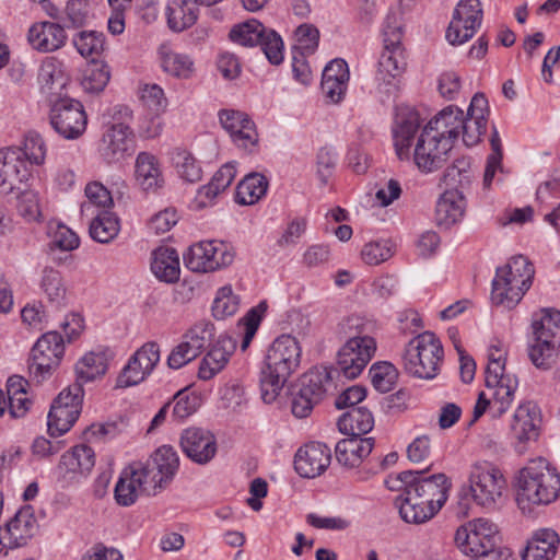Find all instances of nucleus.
<instances>
[{
    "instance_id": "f257e3e1",
    "label": "nucleus",
    "mask_w": 560,
    "mask_h": 560,
    "mask_svg": "<svg viewBox=\"0 0 560 560\" xmlns=\"http://www.w3.org/2000/svg\"><path fill=\"white\" fill-rule=\"evenodd\" d=\"M402 493L396 499L401 518L410 524L431 520L447 500L451 482L444 474L425 476L421 470H406L398 475Z\"/></svg>"
},
{
    "instance_id": "f03ea898",
    "label": "nucleus",
    "mask_w": 560,
    "mask_h": 560,
    "mask_svg": "<svg viewBox=\"0 0 560 560\" xmlns=\"http://www.w3.org/2000/svg\"><path fill=\"white\" fill-rule=\"evenodd\" d=\"M300 361L301 347L294 337L282 335L271 343L260 374L261 398L266 404L277 399Z\"/></svg>"
},
{
    "instance_id": "7ed1b4c3",
    "label": "nucleus",
    "mask_w": 560,
    "mask_h": 560,
    "mask_svg": "<svg viewBox=\"0 0 560 560\" xmlns=\"http://www.w3.org/2000/svg\"><path fill=\"white\" fill-rule=\"evenodd\" d=\"M560 495V475L545 458L530 460L520 471L517 504L523 511L548 505Z\"/></svg>"
},
{
    "instance_id": "20e7f679",
    "label": "nucleus",
    "mask_w": 560,
    "mask_h": 560,
    "mask_svg": "<svg viewBox=\"0 0 560 560\" xmlns=\"http://www.w3.org/2000/svg\"><path fill=\"white\" fill-rule=\"evenodd\" d=\"M454 539L462 552L472 557L471 560H510L512 556L510 549L497 547L499 528L489 518H475L459 526Z\"/></svg>"
},
{
    "instance_id": "39448f33",
    "label": "nucleus",
    "mask_w": 560,
    "mask_h": 560,
    "mask_svg": "<svg viewBox=\"0 0 560 560\" xmlns=\"http://www.w3.org/2000/svg\"><path fill=\"white\" fill-rule=\"evenodd\" d=\"M534 275V266L525 256L512 257L506 265L497 268L492 280V303L508 310L514 308L529 290Z\"/></svg>"
},
{
    "instance_id": "423d86ee",
    "label": "nucleus",
    "mask_w": 560,
    "mask_h": 560,
    "mask_svg": "<svg viewBox=\"0 0 560 560\" xmlns=\"http://www.w3.org/2000/svg\"><path fill=\"white\" fill-rule=\"evenodd\" d=\"M341 329L348 335L347 341L337 352V368L339 376L348 380L357 378L376 351V341L364 334V326L358 317H349L341 324Z\"/></svg>"
},
{
    "instance_id": "0eeeda50",
    "label": "nucleus",
    "mask_w": 560,
    "mask_h": 560,
    "mask_svg": "<svg viewBox=\"0 0 560 560\" xmlns=\"http://www.w3.org/2000/svg\"><path fill=\"white\" fill-rule=\"evenodd\" d=\"M46 156L44 142H21L0 150V190L10 194L26 180L28 164L39 165Z\"/></svg>"
},
{
    "instance_id": "6e6552de",
    "label": "nucleus",
    "mask_w": 560,
    "mask_h": 560,
    "mask_svg": "<svg viewBox=\"0 0 560 560\" xmlns=\"http://www.w3.org/2000/svg\"><path fill=\"white\" fill-rule=\"evenodd\" d=\"M178 465L176 452L171 446L164 445L158 448L145 463H132L129 467L142 494L155 495L173 479Z\"/></svg>"
},
{
    "instance_id": "1a4fd4ad",
    "label": "nucleus",
    "mask_w": 560,
    "mask_h": 560,
    "mask_svg": "<svg viewBox=\"0 0 560 560\" xmlns=\"http://www.w3.org/2000/svg\"><path fill=\"white\" fill-rule=\"evenodd\" d=\"M443 358V348L433 332L424 331L412 338L401 354L406 373L424 380L436 376Z\"/></svg>"
},
{
    "instance_id": "9d476101",
    "label": "nucleus",
    "mask_w": 560,
    "mask_h": 560,
    "mask_svg": "<svg viewBox=\"0 0 560 560\" xmlns=\"http://www.w3.org/2000/svg\"><path fill=\"white\" fill-rule=\"evenodd\" d=\"M401 14L389 12L383 27V51L380 56L376 79L385 84L399 77L406 69L405 49L402 39Z\"/></svg>"
},
{
    "instance_id": "9b49d317",
    "label": "nucleus",
    "mask_w": 560,
    "mask_h": 560,
    "mask_svg": "<svg viewBox=\"0 0 560 560\" xmlns=\"http://www.w3.org/2000/svg\"><path fill=\"white\" fill-rule=\"evenodd\" d=\"M506 351L501 345H492L488 350L486 387L494 398L499 411H506L518 386L517 378L505 373Z\"/></svg>"
},
{
    "instance_id": "f8f14e48",
    "label": "nucleus",
    "mask_w": 560,
    "mask_h": 560,
    "mask_svg": "<svg viewBox=\"0 0 560 560\" xmlns=\"http://www.w3.org/2000/svg\"><path fill=\"white\" fill-rule=\"evenodd\" d=\"M469 492L480 506L492 508L502 497L506 481L501 470L487 460L475 462L468 472Z\"/></svg>"
},
{
    "instance_id": "ddd939ff",
    "label": "nucleus",
    "mask_w": 560,
    "mask_h": 560,
    "mask_svg": "<svg viewBox=\"0 0 560 560\" xmlns=\"http://www.w3.org/2000/svg\"><path fill=\"white\" fill-rule=\"evenodd\" d=\"M229 36L233 43L241 46L253 47L259 45L272 65H279L283 60L281 37L273 30H267L258 20L250 19L234 25Z\"/></svg>"
},
{
    "instance_id": "4468645a",
    "label": "nucleus",
    "mask_w": 560,
    "mask_h": 560,
    "mask_svg": "<svg viewBox=\"0 0 560 560\" xmlns=\"http://www.w3.org/2000/svg\"><path fill=\"white\" fill-rule=\"evenodd\" d=\"M235 253L220 241H201L191 245L184 255V262L194 272H211L230 266Z\"/></svg>"
},
{
    "instance_id": "2eb2a0df",
    "label": "nucleus",
    "mask_w": 560,
    "mask_h": 560,
    "mask_svg": "<svg viewBox=\"0 0 560 560\" xmlns=\"http://www.w3.org/2000/svg\"><path fill=\"white\" fill-rule=\"evenodd\" d=\"M63 339L57 331L44 334L32 349L31 374L38 381L45 380L63 357Z\"/></svg>"
},
{
    "instance_id": "dca6fc26",
    "label": "nucleus",
    "mask_w": 560,
    "mask_h": 560,
    "mask_svg": "<svg viewBox=\"0 0 560 560\" xmlns=\"http://www.w3.org/2000/svg\"><path fill=\"white\" fill-rule=\"evenodd\" d=\"M50 122L59 136L66 139H75L84 132L88 118L83 105L79 101L60 98L52 105Z\"/></svg>"
},
{
    "instance_id": "f3484780",
    "label": "nucleus",
    "mask_w": 560,
    "mask_h": 560,
    "mask_svg": "<svg viewBox=\"0 0 560 560\" xmlns=\"http://www.w3.org/2000/svg\"><path fill=\"white\" fill-rule=\"evenodd\" d=\"M160 361V347L156 342H147L128 360L117 378L118 387H130L143 382Z\"/></svg>"
},
{
    "instance_id": "a211bd4d",
    "label": "nucleus",
    "mask_w": 560,
    "mask_h": 560,
    "mask_svg": "<svg viewBox=\"0 0 560 560\" xmlns=\"http://www.w3.org/2000/svg\"><path fill=\"white\" fill-rule=\"evenodd\" d=\"M38 523L31 505L21 508L4 526L0 527V544L7 548H18L36 534Z\"/></svg>"
},
{
    "instance_id": "6ab92c4d",
    "label": "nucleus",
    "mask_w": 560,
    "mask_h": 560,
    "mask_svg": "<svg viewBox=\"0 0 560 560\" xmlns=\"http://www.w3.org/2000/svg\"><path fill=\"white\" fill-rule=\"evenodd\" d=\"M180 447L189 459L199 465L211 462L218 452L215 436L209 430L196 427L183 431Z\"/></svg>"
},
{
    "instance_id": "aec40b11",
    "label": "nucleus",
    "mask_w": 560,
    "mask_h": 560,
    "mask_svg": "<svg viewBox=\"0 0 560 560\" xmlns=\"http://www.w3.org/2000/svg\"><path fill=\"white\" fill-rule=\"evenodd\" d=\"M331 451L320 442H312L295 454L294 468L303 478L320 476L330 465Z\"/></svg>"
},
{
    "instance_id": "412c9836",
    "label": "nucleus",
    "mask_w": 560,
    "mask_h": 560,
    "mask_svg": "<svg viewBox=\"0 0 560 560\" xmlns=\"http://www.w3.org/2000/svg\"><path fill=\"white\" fill-rule=\"evenodd\" d=\"M95 465L94 451L85 445H77L61 456L58 465L59 474L66 481L77 480L88 475Z\"/></svg>"
},
{
    "instance_id": "4be33fe9",
    "label": "nucleus",
    "mask_w": 560,
    "mask_h": 560,
    "mask_svg": "<svg viewBox=\"0 0 560 560\" xmlns=\"http://www.w3.org/2000/svg\"><path fill=\"white\" fill-rule=\"evenodd\" d=\"M489 114L488 101L481 93H476L469 104L467 114L463 113L460 138L465 140H481L487 136V116Z\"/></svg>"
},
{
    "instance_id": "5701e85b",
    "label": "nucleus",
    "mask_w": 560,
    "mask_h": 560,
    "mask_svg": "<svg viewBox=\"0 0 560 560\" xmlns=\"http://www.w3.org/2000/svg\"><path fill=\"white\" fill-rule=\"evenodd\" d=\"M336 377L339 375L334 368L315 366L302 376L300 389L319 402L337 389Z\"/></svg>"
},
{
    "instance_id": "b1692460",
    "label": "nucleus",
    "mask_w": 560,
    "mask_h": 560,
    "mask_svg": "<svg viewBox=\"0 0 560 560\" xmlns=\"http://www.w3.org/2000/svg\"><path fill=\"white\" fill-rule=\"evenodd\" d=\"M27 39L34 49L42 52H50L65 45L67 35L60 24L40 22L31 26Z\"/></svg>"
},
{
    "instance_id": "393cba45",
    "label": "nucleus",
    "mask_w": 560,
    "mask_h": 560,
    "mask_svg": "<svg viewBox=\"0 0 560 560\" xmlns=\"http://www.w3.org/2000/svg\"><path fill=\"white\" fill-rule=\"evenodd\" d=\"M373 447V438L349 436L336 444V459L346 468H357L371 454Z\"/></svg>"
},
{
    "instance_id": "a878e982",
    "label": "nucleus",
    "mask_w": 560,
    "mask_h": 560,
    "mask_svg": "<svg viewBox=\"0 0 560 560\" xmlns=\"http://www.w3.org/2000/svg\"><path fill=\"white\" fill-rule=\"evenodd\" d=\"M466 200L459 189H446L438 199L435 221L438 225L450 228L464 218Z\"/></svg>"
},
{
    "instance_id": "bb28decb",
    "label": "nucleus",
    "mask_w": 560,
    "mask_h": 560,
    "mask_svg": "<svg viewBox=\"0 0 560 560\" xmlns=\"http://www.w3.org/2000/svg\"><path fill=\"white\" fill-rule=\"evenodd\" d=\"M452 148V142H417L413 161L422 172H433L448 160Z\"/></svg>"
},
{
    "instance_id": "cd10ccee",
    "label": "nucleus",
    "mask_w": 560,
    "mask_h": 560,
    "mask_svg": "<svg viewBox=\"0 0 560 560\" xmlns=\"http://www.w3.org/2000/svg\"><path fill=\"white\" fill-rule=\"evenodd\" d=\"M135 167L136 180L143 190L156 191L164 186L161 164L152 153L140 152Z\"/></svg>"
},
{
    "instance_id": "c85d7f7f",
    "label": "nucleus",
    "mask_w": 560,
    "mask_h": 560,
    "mask_svg": "<svg viewBox=\"0 0 560 560\" xmlns=\"http://www.w3.org/2000/svg\"><path fill=\"white\" fill-rule=\"evenodd\" d=\"M540 422L538 407L532 402L522 404L515 410L511 430L521 442L535 440L538 436Z\"/></svg>"
},
{
    "instance_id": "c756f323",
    "label": "nucleus",
    "mask_w": 560,
    "mask_h": 560,
    "mask_svg": "<svg viewBox=\"0 0 560 560\" xmlns=\"http://www.w3.org/2000/svg\"><path fill=\"white\" fill-rule=\"evenodd\" d=\"M199 10L194 0H170L166 7L167 25L174 32L191 27L198 19Z\"/></svg>"
},
{
    "instance_id": "7c9ffc66",
    "label": "nucleus",
    "mask_w": 560,
    "mask_h": 560,
    "mask_svg": "<svg viewBox=\"0 0 560 560\" xmlns=\"http://www.w3.org/2000/svg\"><path fill=\"white\" fill-rule=\"evenodd\" d=\"M151 270L154 276L164 282H175L179 278V257L171 247H159L152 253Z\"/></svg>"
},
{
    "instance_id": "2f4dec72",
    "label": "nucleus",
    "mask_w": 560,
    "mask_h": 560,
    "mask_svg": "<svg viewBox=\"0 0 560 560\" xmlns=\"http://www.w3.org/2000/svg\"><path fill=\"white\" fill-rule=\"evenodd\" d=\"M533 339L560 345V312L544 308L533 315Z\"/></svg>"
},
{
    "instance_id": "473e14b6",
    "label": "nucleus",
    "mask_w": 560,
    "mask_h": 560,
    "mask_svg": "<svg viewBox=\"0 0 560 560\" xmlns=\"http://www.w3.org/2000/svg\"><path fill=\"white\" fill-rule=\"evenodd\" d=\"M420 116L416 108L409 105L396 106L392 127L395 140H415L420 137Z\"/></svg>"
},
{
    "instance_id": "72a5a7b5",
    "label": "nucleus",
    "mask_w": 560,
    "mask_h": 560,
    "mask_svg": "<svg viewBox=\"0 0 560 560\" xmlns=\"http://www.w3.org/2000/svg\"><path fill=\"white\" fill-rule=\"evenodd\" d=\"M559 537L552 529L538 530L528 541L523 560H551L558 549Z\"/></svg>"
},
{
    "instance_id": "f704fd0d",
    "label": "nucleus",
    "mask_w": 560,
    "mask_h": 560,
    "mask_svg": "<svg viewBox=\"0 0 560 560\" xmlns=\"http://www.w3.org/2000/svg\"><path fill=\"white\" fill-rule=\"evenodd\" d=\"M222 127L231 137H237L240 140H257L258 132L250 118L238 110H221L219 114Z\"/></svg>"
},
{
    "instance_id": "c9c22d12",
    "label": "nucleus",
    "mask_w": 560,
    "mask_h": 560,
    "mask_svg": "<svg viewBox=\"0 0 560 560\" xmlns=\"http://www.w3.org/2000/svg\"><path fill=\"white\" fill-rule=\"evenodd\" d=\"M89 220L91 237L102 244L112 242L120 231L119 219L109 210H100Z\"/></svg>"
},
{
    "instance_id": "e433bc0d",
    "label": "nucleus",
    "mask_w": 560,
    "mask_h": 560,
    "mask_svg": "<svg viewBox=\"0 0 560 560\" xmlns=\"http://www.w3.org/2000/svg\"><path fill=\"white\" fill-rule=\"evenodd\" d=\"M374 427V418L370 410L363 407L351 408L338 420V428L343 434L359 436L369 433Z\"/></svg>"
},
{
    "instance_id": "4c0bfd02",
    "label": "nucleus",
    "mask_w": 560,
    "mask_h": 560,
    "mask_svg": "<svg viewBox=\"0 0 560 560\" xmlns=\"http://www.w3.org/2000/svg\"><path fill=\"white\" fill-rule=\"evenodd\" d=\"M232 351L221 340L213 345L199 363L198 378L210 381L229 363Z\"/></svg>"
},
{
    "instance_id": "58836bf2",
    "label": "nucleus",
    "mask_w": 560,
    "mask_h": 560,
    "mask_svg": "<svg viewBox=\"0 0 560 560\" xmlns=\"http://www.w3.org/2000/svg\"><path fill=\"white\" fill-rule=\"evenodd\" d=\"M84 194L86 200L81 203V215L92 218L100 210H109L114 201L109 190L98 182L89 183L85 186Z\"/></svg>"
},
{
    "instance_id": "ea45409f",
    "label": "nucleus",
    "mask_w": 560,
    "mask_h": 560,
    "mask_svg": "<svg viewBox=\"0 0 560 560\" xmlns=\"http://www.w3.org/2000/svg\"><path fill=\"white\" fill-rule=\"evenodd\" d=\"M269 180L259 173H250L237 185L236 201L240 205L252 206L266 196Z\"/></svg>"
},
{
    "instance_id": "a19ab883",
    "label": "nucleus",
    "mask_w": 560,
    "mask_h": 560,
    "mask_svg": "<svg viewBox=\"0 0 560 560\" xmlns=\"http://www.w3.org/2000/svg\"><path fill=\"white\" fill-rule=\"evenodd\" d=\"M172 165L178 177L188 184H196L201 180L203 172L199 161L186 149H176L172 153Z\"/></svg>"
},
{
    "instance_id": "79ce46f5",
    "label": "nucleus",
    "mask_w": 560,
    "mask_h": 560,
    "mask_svg": "<svg viewBox=\"0 0 560 560\" xmlns=\"http://www.w3.org/2000/svg\"><path fill=\"white\" fill-rule=\"evenodd\" d=\"M40 289L50 304L57 307L63 305L67 296V287L59 270L46 267L42 273Z\"/></svg>"
},
{
    "instance_id": "37998d69",
    "label": "nucleus",
    "mask_w": 560,
    "mask_h": 560,
    "mask_svg": "<svg viewBox=\"0 0 560 560\" xmlns=\"http://www.w3.org/2000/svg\"><path fill=\"white\" fill-rule=\"evenodd\" d=\"M79 415L80 411L73 409V406H70V409H68L63 406L52 402L47 421L49 434L51 436H60L68 432L78 420Z\"/></svg>"
},
{
    "instance_id": "c03bdc74",
    "label": "nucleus",
    "mask_w": 560,
    "mask_h": 560,
    "mask_svg": "<svg viewBox=\"0 0 560 560\" xmlns=\"http://www.w3.org/2000/svg\"><path fill=\"white\" fill-rule=\"evenodd\" d=\"M107 358L104 352L91 351L84 354L75 364L78 382H90L105 374Z\"/></svg>"
},
{
    "instance_id": "a18cd8bd",
    "label": "nucleus",
    "mask_w": 560,
    "mask_h": 560,
    "mask_svg": "<svg viewBox=\"0 0 560 560\" xmlns=\"http://www.w3.org/2000/svg\"><path fill=\"white\" fill-rule=\"evenodd\" d=\"M16 211L26 222L43 221V203L40 196L33 189H25L16 197Z\"/></svg>"
},
{
    "instance_id": "49530a36",
    "label": "nucleus",
    "mask_w": 560,
    "mask_h": 560,
    "mask_svg": "<svg viewBox=\"0 0 560 560\" xmlns=\"http://www.w3.org/2000/svg\"><path fill=\"white\" fill-rule=\"evenodd\" d=\"M240 307V298L234 294L231 285H224L217 291L212 303V315L217 319H225L236 314Z\"/></svg>"
},
{
    "instance_id": "de8ad7c7",
    "label": "nucleus",
    "mask_w": 560,
    "mask_h": 560,
    "mask_svg": "<svg viewBox=\"0 0 560 560\" xmlns=\"http://www.w3.org/2000/svg\"><path fill=\"white\" fill-rule=\"evenodd\" d=\"M480 25V23L474 20L453 14L452 21L446 30V39L451 45H462L472 38Z\"/></svg>"
},
{
    "instance_id": "09e8293b",
    "label": "nucleus",
    "mask_w": 560,
    "mask_h": 560,
    "mask_svg": "<svg viewBox=\"0 0 560 560\" xmlns=\"http://www.w3.org/2000/svg\"><path fill=\"white\" fill-rule=\"evenodd\" d=\"M560 345L547 340L532 339L528 355L533 364L542 370H548L553 364Z\"/></svg>"
},
{
    "instance_id": "8fccbe9b",
    "label": "nucleus",
    "mask_w": 560,
    "mask_h": 560,
    "mask_svg": "<svg viewBox=\"0 0 560 560\" xmlns=\"http://www.w3.org/2000/svg\"><path fill=\"white\" fill-rule=\"evenodd\" d=\"M142 494L140 488L137 487L136 478L128 466L125 468L115 487V499L121 506L132 505L137 498Z\"/></svg>"
},
{
    "instance_id": "3c124183",
    "label": "nucleus",
    "mask_w": 560,
    "mask_h": 560,
    "mask_svg": "<svg viewBox=\"0 0 560 560\" xmlns=\"http://www.w3.org/2000/svg\"><path fill=\"white\" fill-rule=\"evenodd\" d=\"M474 173L467 161H456L448 166L443 175V182L448 189H459L462 192L468 188L472 182Z\"/></svg>"
},
{
    "instance_id": "603ef678",
    "label": "nucleus",
    "mask_w": 560,
    "mask_h": 560,
    "mask_svg": "<svg viewBox=\"0 0 560 560\" xmlns=\"http://www.w3.org/2000/svg\"><path fill=\"white\" fill-rule=\"evenodd\" d=\"M118 117L114 116L112 121L106 125L104 138L108 140H127L130 137H135L133 131L130 127L132 120V112L122 106L117 110Z\"/></svg>"
},
{
    "instance_id": "864d4df0",
    "label": "nucleus",
    "mask_w": 560,
    "mask_h": 560,
    "mask_svg": "<svg viewBox=\"0 0 560 560\" xmlns=\"http://www.w3.org/2000/svg\"><path fill=\"white\" fill-rule=\"evenodd\" d=\"M395 250L396 246L392 240H377L366 243L361 256L365 264L375 266L388 260Z\"/></svg>"
},
{
    "instance_id": "5fc2aeb1",
    "label": "nucleus",
    "mask_w": 560,
    "mask_h": 560,
    "mask_svg": "<svg viewBox=\"0 0 560 560\" xmlns=\"http://www.w3.org/2000/svg\"><path fill=\"white\" fill-rule=\"evenodd\" d=\"M110 74L107 65L98 60L91 61V65L84 72L82 86L85 91L97 93L105 89L109 81Z\"/></svg>"
},
{
    "instance_id": "6e6d98bb",
    "label": "nucleus",
    "mask_w": 560,
    "mask_h": 560,
    "mask_svg": "<svg viewBox=\"0 0 560 560\" xmlns=\"http://www.w3.org/2000/svg\"><path fill=\"white\" fill-rule=\"evenodd\" d=\"M371 382L375 389L388 393L393 389L397 380V370L389 362H376L369 371Z\"/></svg>"
},
{
    "instance_id": "4d7b16f0",
    "label": "nucleus",
    "mask_w": 560,
    "mask_h": 560,
    "mask_svg": "<svg viewBox=\"0 0 560 560\" xmlns=\"http://www.w3.org/2000/svg\"><path fill=\"white\" fill-rule=\"evenodd\" d=\"M161 65L165 72L179 79H188L194 72L192 60L183 54L166 52L162 56Z\"/></svg>"
},
{
    "instance_id": "13d9d810",
    "label": "nucleus",
    "mask_w": 560,
    "mask_h": 560,
    "mask_svg": "<svg viewBox=\"0 0 560 560\" xmlns=\"http://www.w3.org/2000/svg\"><path fill=\"white\" fill-rule=\"evenodd\" d=\"M78 51L91 61L97 60L104 50V34L94 31L81 32L74 39Z\"/></svg>"
},
{
    "instance_id": "bf43d9fd",
    "label": "nucleus",
    "mask_w": 560,
    "mask_h": 560,
    "mask_svg": "<svg viewBox=\"0 0 560 560\" xmlns=\"http://www.w3.org/2000/svg\"><path fill=\"white\" fill-rule=\"evenodd\" d=\"M214 336V327L209 322L196 323L183 336L184 340L198 353L205 349Z\"/></svg>"
},
{
    "instance_id": "052dcab7",
    "label": "nucleus",
    "mask_w": 560,
    "mask_h": 560,
    "mask_svg": "<svg viewBox=\"0 0 560 560\" xmlns=\"http://www.w3.org/2000/svg\"><path fill=\"white\" fill-rule=\"evenodd\" d=\"M38 80L43 86L51 89L54 85L65 86L62 63L55 57L46 58L39 68Z\"/></svg>"
},
{
    "instance_id": "680f3d73",
    "label": "nucleus",
    "mask_w": 560,
    "mask_h": 560,
    "mask_svg": "<svg viewBox=\"0 0 560 560\" xmlns=\"http://www.w3.org/2000/svg\"><path fill=\"white\" fill-rule=\"evenodd\" d=\"M52 244L63 252H71L79 247L80 238L75 232L66 226L65 224L57 223L55 228L50 225Z\"/></svg>"
},
{
    "instance_id": "e2e57ef3",
    "label": "nucleus",
    "mask_w": 560,
    "mask_h": 560,
    "mask_svg": "<svg viewBox=\"0 0 560 560\" xmlns=\"http://www.w3.org/2000/svg\"><path fill=\"white\" fill-rule=\"evenodd\" d=\"M112 9L108 19V31L119 35L125 30V12L131 8L132 0H107Z\"/></svg>"
},
{
    "instance_id": "0e129e2a",
    "label": "nucleus",
    "mask_w": 560,
    "mask_h": 560,
    "mask_svg": "<svg viewBox=\"0 0 560 560\" xmlns=\"http://www.w3.org/2000/svg\"><path fill=\"white\" fill-rule=\"evenodd\" d=\"M198 408V397L188 394L186 389L179 390L174 396L173 417L184 420L191 416Z\"/></svg>"
},
{
    "instance_id": "69168bd1",
    "label": "nucleus",
    "mask_w": 560,
    "mask_h": 560,
    "mask_svg": "<svg viewBox=\"0 0 560 560\" xmlns=\"http://www.w3.org/2000/svg\"><path fill=\"white\" fill-rule=\"evenodd\" d=\"M101 156L106 163H119L130 156L135 149L127 142H102L98 149Z\"/></svg>"
},
{
    "instance_id": "338daca9",
    "label": "nucleus",
    "mask_w": 560,
    "mask_h": 560,
    "mask_svg": "<svg viewBox=\"0 0 560 560\" xmlns=\"http://www.w3.org/2000/svg\"><path fill=\"white\" fill-rule=\"evenodd\" d=\"M298 51L313 54L318 46L319 31L311 24H302L295 32Z\"/></svg>"
},
{
    "instance_id": "774afa93",
    "label": "nucleus",
    "mask_w": 560,
    "mask_h": 560,
    "mask_svg": "<svg viewBox=\"0 0 560 560\" xmlns=\"http://www.w3.org/2000/svg\"><path fill=\"white\" fill-rule=\"evenodd\" d=\"M349 167L357 174H364L371 166L372 158L358 142L352 143L347 153Z\"/></svg>"
}]
</instances>
